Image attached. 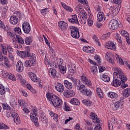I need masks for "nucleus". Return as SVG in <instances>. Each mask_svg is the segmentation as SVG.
Listing matches in <instances>:
<instances>
[{
	"label": "nucleus",
	"mask_w": 130,
	"mask_h": 130,
	"mask_svg": "<svg viewBox=\"0 0 130 130\" xmlns=\"http://www.w3.org/2000/svg\"><path fill=\"white\" fill-rule=\"evenodd\" d=\"M88 24L89 26H92L93 25V20H92V17H89V18L87 20Z\"/></svg>",
	"instance_id": "nucleus-61"
},
{
	"label": "nucleus",
	"mask_w": 130,
	"mask_h": 130,
	"mask_svg": "<svg viewBox=\"0 0 130 130\" xmlns=\"http://www.w3.org/2000/svg\"><path fill=\"white\" fill-rule=\"evenodd\" d=\"M60 5L61 6H62V8L64 9V10L67 11V12H70V13H72V12H73V9L72 8V7L67 6L66 3L61 2Z\"/></svg>",
	"instance_id": "nucleus-27"
},
{
	"label": "nucleus",
	"mask_w": 130,
	"mask_h": 130,
	"mask_svg": "<svg viewBox=\"0 0 130 130\" xmlns=\"http://www.w3.org/2000/svg\"><path fill=\"white\" fill-rule=\"evenodd\" d=\"M105 20V17H104V13L103 12H99L98 14V21L99 22H102V21Z\"/></svg>",
	"instance_id": "nucleus-30"
},
{
	"label": "nucleus",
	"mask_w": 130,
	"mask_h": 130,
	"mask_svg": "<svg viewBox=\"0 0 130 130\" xmlns=\"http://www.w3.org/2000/svg\"><path fill=\"white\" fill-rule=\"evenodd\" d=\"M83 50L84 52L87 53H93L95 51V49L93 47H90L88 46H85L83 47Z\"/></svg>",
	"instance_id": "nucleus-18"
},
{
	"label": "nucleus",
	"mask_w": 130,
	"mask_h": 130,
	"mask_svg": "<svg viewBox=\"0 0 130 130\" xmlns=\"http://www.w3.org/2000/svg\"><path fill=\"white\" fill-rule=\"evenodd\" d=\"M108 96L112 99H116L118 97L117 93L111 91L108 93Z\"/></svg>",
	"instance_id": "nucleus-33"
},
{
	"label": "nucleus",
	"mask_w": 130,
	"mask_h": 130,
	"mask_svg": "<svg viewBox=\"0 0 130 130\" xmlns=\"http://www.w3.org/2000/svg\"><path fill=\"white\" fill-rule=\"evenodd\" d=\"M106 48L114 50L115 49V44L112 42H108L107 45H106Z\"/></svg>",
	"instance_id": "nucleus-25"
},
{
	"label": "nucleus",
	"mask_w": 130,
	"mask_h": 130,
	"mask_svg": "<svg viewBox=\"0 0 130 130\" xmlns=\"http://www.w3.org/2000/svg\"><path fill=\"white\" fill-rule=\"evenodd\" d=\"M70 103L73 105H80V101L77 98H73L70 101Z\"/></svg>",
	"instance_id": "nucleus-36"
},
{
	"label": "nucleus",
	"mask_w": 130,
	"mask_h": 130,
	"mask_svg": "<svg viewBox=\"0 0 130 130\" xmlns=\"http://www.w3.org/2000/svg\"><path fill=\"white\" fill-rule=\"evenodd\" d=\"M48 8H46L41 10V13L43 16H45V15L46 14V13L48 12Z\"/></svg>",
	"instance_id": "nucleus-58"
},
{
	"label": "nucleus",
	"mask_w": 130,
	"mask_h": 130,
	"mask_svg": "<svg viewBox=\"0 0 130 130\" xmlns=\"http://www.w3.org/2000/svg\"><path fill=\"white\" fill-rule=\"evenodd\" d=\"M121 34L122 36H124L126 39V41L128 43V44H130V39H129V37H128L129 35H128V33H127V31L125 30H122L121 31Z\"/></svg>",
	"instance_id": "nucleus-22"
},
{
	"label": "nucleus",
	"mask_w": 130,
	"mask_h": 130,
	"mask_svg": "<svg viewBox=\"0 0 130 130\" xmlns=\"http://www.w3.org/2000/svg\"><path fill=\"white\" fill-rule=\"evenodd\" d=\"M81 92L83 95L87 96V97H91V96H92V92L90 89L86 88V89H83L81 90Z\"/></svg>",
	"instance_id": "nucleus-21"
},
{
	"label": "nucleus",
	"mask_w": 130,
	"mask_h": 130,
	"mask_svg": "<svg viewBox=\"0 0 130 130\" xmlns=\"http://www.w3.org/2000/svg\"><path fill=\"white\" fill-rule=\"evenodd\" d=\"M64 109L65 111H71V108L69 107L68 105V104L67 103L64 102Z\"/></svg>",
	"instance_id": "nucleus-59"
},
{
	"label": "nucleus",
	"mask_w": 130,
	"mask_h": 130,
	"mask_svg": "<svg viewBox=\"0 0 130 130\" xmlns=\"http://www.w3.org/2000/svg\"><path fill=\"white\" fill-rule=\"evenodd\" d=\"M7 116H12L13 117V120L15 123L17 124L20 123V117L19 115L14 111V110H11L10 112H9L7 113Z\"/></svg>",
	"instance_id": "nucleus-7"
},
{
	"label": "nucleus",
	"mask_w": 130,
	"mask_h": 130,
	"mask_svg": "<svg viewBox=\"0 0 130 130\" xmlns=\"http://www.w3.org/2000/svg\"><path fill=\"white\" fill-rule=\"evenodd\" d=\"M10 104L13 106H15V105H18V102L16 101V99H15V98H12L11 99Z\"/></svg>",
	"instance_id": "nucleus-54"
},
{
	"label": "nucleus",
	"mask_w": 130,
	"mask_h": 130,
	"mask_svg": "<svg viewBox=\"0 0 130 130\" xmlns=\"http://www.w3.org/2000/svg\"><path fill=\"white\" fill-rule=\"evenodd\" d=\"M4 64H5V66H6L8 67H10V61L9 60V58L5 56L4 57Z\"/></svg>",
	"instance_id": "nucleus-52"
},
{
	"label": "nucleus",
	"mask_w": 130,
	"mask_h": 130,
	"mask_svg": "<svg viewBox=\"0 0 130 130\" xmlns=\"http://www.w3.org/2000/svg\"><path fill=\"white\" fill-rule=\"evenodd\" d=\"M48 72L51 74L52 77L55 79V77H56V70L54 69L50 68L49 69Z\"/></svg>",
	"instance_id": "nucleus-39"
},
{
	"label": "nucleus",
	"mask_w": 130,
	"mask_h": 130,
	"mask_svg": "<svg viewBox=\"0 0 130 130\" xmlns=\"http://www.w3.org/2000/svg\"><path fill=\"white\" fill-rule=\"evenodd\" d=\"M71 80L72 81V82H73L74 85L75 86V88H76V89H77V90H78V89L80 88V86H81V81H80V80H76L75 79H74L73 78H71Z\"/></svg>",
	"instance_id": "nucleus-28"
},
{
	"label": "nucleus",
	"mask_w": 130,
	"mask_h": 130,
	"mask_svg": "<svg viewBox=\"0 0 130 130\" xmlns=\"http://www.w3.org/2000/svg\"><path fill=\"white\" fill-rule=\"evenodd\" d=\"M10 22L12 25H17L19 22V19L17 16L13 15L10 17Z\"/></svg>",
	"instance_id": "nucleus-19"
},
{
	"label": "nucleus",
	"mask_w": 130,
	"mask_h": 130,
	"mask_svg": "<svg viewBox=\"0 0 130 130\" xmlns=\"http://www.w3.org/2000/svg\"><path fill=\"white\" fill-rule=\"evenodd\" d=\"M19 53L21 54V56L22 58H25V57H29L32 55V53L30 52V48L29 47H27L25 51H20L19 52L17 51V54H19Z\"/></svg>",
	"instance_id": "nucleus-8"
},
{
	"label": "nucleus",
	"mask_w": 130,
	"mask_h": 130,
	"mask_svg": "<svg viewBox=\"0 0 130 130\" xmlns=\"http://www.w3.org/2000/svg\"><path fill=\"white\" fill-rule=\"evenodd\" d=\"M29 77L31 79L32 82H39V79H38L36 75L34 73H30L29 74Z\"/></svg>",
	"instance_id": "nucleus-26"
},
{
	"label": "nucleus",
	"mask_w": 130,
	"mask_h": 130,
	"mask_svg": "<svg viewBox=\"0 0 130 130\" xmlns=\"http://www.w3.org/2000/svg\"><path fill=\"white\" fill-rule=\"evenodd\" d=\"M94 130H102V128L101 127V124H98L94 128Z\"/></svg>",
	"instance_id": "nucleus-64"
},
{
	"label": "nucleus",
	"mask_w": 130,
	"mask_h": 130,
	"mask_svg": "<svg viewBox=\"0 0 130 130\" xmlns=\"http://www.w3.org/2000/svg\"><path fill=\"white\" fill-rule=\"evenodd\" d=\"M96 94L101 99H102V98L104 97V95H103V91H102L100 88H98L96 89Z\"/></svg>",
	"instance_id": "nucleus-37"
},
{
	"label": "nucleus",
	"mask_w": 130,
	"mask_h": 130,
	"mask_svg": "<svg viewBox=\"0 0 130 130\" xmlns=\"http://www.w3.org/2000/svg\"><path fill=\"white\" fill-rule=\"evenodd\" d=\"M16 39L20 44H24V40L23 39H22V37H21V36L16 35Z\"/></svg>",
	"instance_id": "nucleus-41"
},
{
	"label": "nucleus",
	"mask_w": 130,
	"mask_h": 130,
	"mask_svg": "<svg viewBox=\"0 0 130 130\" xmlns=\"http://www.w3.org/2000/svg\"><path fill=\"white\" fill-rule=\"evenodd\" d=\"M46 96L47 100H49V101H51L53 105V106L55 107H60L63 103L62 100L53 93H46Z\"/></svg>",
	"instance_id": "nucleus-2"
},
{
	"label": "nucleus",
	"mask_w": 130,
	"mask_h": 130,
	"mask_svg": "<svg viewBox=\"0 0 130 130\" xmlns=\"http://www.w3.org/2000/svg\"><path fill=\"white\" fill-rule=\"evenodd\" d=\"M109 36H110V33H107L106 34L103 35L102 36V39H107V38H108V37H109Z\"/></svg>",
	"instance_id": "nucleus-63"
},
{
	"label": "nucleus",
	"mask_w": 130,
	"mask_h": 130,
	"mask_svg": "<svg viewBox=\"0 0 130 130\" xmlns=\"http://www.w3.org/2000/svg\"><path fill=\"white\" fill-rule=\"evenodd\" d=\"M29 58V60H26L24 62V65L27 68H31V67L34 66V63L36 61V55L35 54L31 53V55Z\"/></svg>",
	"instance_id": "nucleus-4"
},
{
	"label": "nucleus",
	"mask_w": 130,
	"mask_h": 130,
	"mask_svg": "<svg viewBox=\"0 0 130 130\" xmlns=\"http://www.w3.org/2000/svg\"><path fill=\"white\" fill-rule=\"evenodd\" d=\"M0 128L1 129H4V128H6V129H9L10 128L8 125L4 124V123H0Z\"/></svg>",
	"instance_id": "nucleus-55"
},
{
	"label": "nucleus",
	"mask_w": 130,
	"mask_h": 130,
	"mask_svg": "<svg viewBox=\"0 0 130 130\" xmlns=\"http://www.w3.org/2000/svg\"><path fill=\"white\" fill-rule=\"evenodd\" d=\"M111 2L116 5H119V7H121V5H119L121 4V0H111Z\"/></svg>",
	"instance_id": "nucleus-56"
},
{
	"label": "nucleus",
	"mask_w": 130,
	"mask_h": 130,
	"mask_svg": "<svg viewBox=\"0 0 130 130\" xmlns=\"http://www.w3.org/2000/svg\"><path fill=\"white\" fill-rule=\"evenodd\" d=\"M69 22L72 24H78L79 21L78 20V17L77 15H74L72 16V18L69 19Z\"/></svg>",
	"instance_id": "nucleus-23"
},
{
	"label": "nucleus",
	"mask_w": 130,
	"mask_h": 130,
	"mask_svg": "<svg viewBox=\"0 0 130 130\" xmlns=\"http://www.w3.org/2000/svg\"><path fill=\"white\" fill-rule=\"evenodd\" d=\"M32 110L30 112V119L32 122L34 123L35 125L39 126V123L38 122V109L36 107H31Z\"/></svg>",
	"instance_id": "nucleus-3"
},
{
	"label": "nucleus",
	"mask_w": 130,
	"mask_h": 130,
	"mask_svg": "<svg viewBox=\"0 0 130 130\" xmlns=\"http://www.w3.org/2000/svg\"><path fill=\"white\" fill-rule=\"evenodd\" d=\"M82 103L84 105H86V106H91L92 103V102L89 100H83Z\"/></svg>",
	"instance_id": "nucleus-42"
},
{
	"label": "nucleus",
	"mask_w": 130,
	"mask_h": 130,
	"mask_svg": "<svg viewBox=\"0 0 130 130\" xmlns=\"http://www.w3.org/2000/svg\"><path fill=\"white\" fill-rule=\"evenodd\" d=\"M58 24L62 31H64L68 29V23H66V22L63 21H59Z\"/></svg>",
	"instance_id": "nucleus-20"
},
{
	"label": "nucleus",
	"mask_w": 130,
	"mask_h": 130,
	"mask_svg": "<svg viewBox=\"0 0 130 130\" xmlns=\"http://www.w3.org/2000/svg\"><path fill=\"white\" fill-rule=\"evenodd\" d=\"M123 96L125 98H127L130 96V88H127L123 92Z\"/></svg>",
	"instance_id": "nucleus-35"
},
{
	"label": "nucleus",
	"mask_w": 130,
	"mask_h": 130,
	"mask_svg": "<svg viewBox=\"0 0 130 130\" xmlns=\"http://www.w3.org/2000/svg\"><path fill=\"white\" fill-rule=\"evenodd\" d=\"M26 87L28 90H30V92L31 93H33V94H35L36 93V91L32 87V86H31V84H27L26 85Z\"/></svg>",
	"instance_id": "nucleus-46"
},
{
	"label": "nucleus",
	"mask_w": 130,
	"mask_h": 130,
	"mask_svg": "<svg viewBox=\"0 0 130 130\" xmlns=\"http://www.w3.org/2000/svg\"><path fill=\"white\" fill-rule=\"evenodd\" d=\"M112 57H113V54L111 52H107L105 55L106 60L111 64H113L114 63V60L112 59Z\"/></svg>",
	"instance_id": "nucleus-15"
},
{
	"label": "nucleus",
	"mask_w": 130,
	"mask_h": 130,
	"mask_svg": "<svg viewBox=\"0 0 130 130\" xmlns=\"http://www.w3.org/2000/svg\"><path fill=\"white\" fill-rule=\"evenodd\" d=\"M78 2L80 4H83V5H88L89 4L87 0H78Z\"/></svg>",
	"instance_id": "nucleus-62"
},
{
	"label": "nucleus",
	"mask_w": 130,
	"mask_h": 130,
	"mask_svg": "<svg viewBox=\"0 0 130 130\" xmlns=\"http://www.w3.org/2000/svg\"><path fill=\"white\" fill-rule=\"evenodd\" d=\"M22 29L26 34H29L31 31V26L29 22L24 21L22 24Z\"/></svg>",
	"instance_id": "nucleus-10"
},
{
	"label": "nucleus",
	"mask_w": 130,
	"mask_h": 130,
	"mask_svg": "<svg viewBox=\"0 0 130 130\" xmlns=\"http://www.w3.org/2000/svg\"><path fill=\"white\" fill-rule=\"evenodd\" d=\"M54 87L55 90L59 92V93H62L64 91V86L63 84L59 82H56L54 84Z\"/></svg>",
	"instance_id": "nucleus-12"
},
{
	"label": "nucleus",
	"mask_w": 130,
	"mask_h": 130,
	"mask_svg": "<svg viewBox=\"0 0 130 130\" xmlns=\"http://www.w3.org/2000/svg\"><path fill=\"white\" fill-rule=\"evenodd\" d=\"M16 71L18 73H22L24 71V66H23V62L21 61H18L16 64Z\"/></svg>",
	"instance_id": "nucleus-17"
},
{
	"label": "nucleus",
	"mask_w": 130,
	"mask_h": 130,
	"mask_svg": "<svg viewBox=\"0 0 130 130\" xmlns=\"http://www.w3.org/2000/svg\"><path fill=\"white\" fill-rule=\"evenodd\" d=\"M98 72L97 67L96 66H92L91 68V73L92 74V75H95V73H97Z\"/></svg>",
	"instance_id": "nucleus-51"
},
{
	"label": "nucleus",
	"mask_w": 130,
	"mask_h": 130,
	"mask_svg": "<svg viewBox=\"0 0 130 130\" xmlns=\"http://www.w3.org/2000/svg\"><path fill=\"white\" fill-rule=\"evenodd\" d=\"M119 26L118 21L115 19L111 20L109 24V27L111 30H116L118 28Z\"/></svg>",
	"instance_id": "nucleus-9"
},
{
	"label": "nucleus",
	"mask_w": 130,
	"mask_h": 130,
	"mask_svg": "<svg viewBox=\"0 0 130 130\" xmlns=\"http://www.w3.org/2000/svg\"><path fill=\"white\" fill-rule=\"evenodd\" d=\"M79 15L82 19L84 20V22H86L87 21V18L88 17V15H87V13H86V11H83Z\"/></svg>",
	"instance_id": "nucleus-40"
},
{
	"label": "nucleus",
	"mask_w": 130,
	"mask_h": 130,
	"mask_svg": "<svg viewBox=\"0 0 130 130\" xmlns=\"http://www.w3.org/2000/svg\"><path fill=\"white\" fill-rule=\"evenodd\" d=\"M7 48L9 53L8 55L9 58H10L12 61H14V60H15V54L13 53V47H12V46L11 45H8Z\"/></svg>",
	"instance_id": "nucleus-14"
},
{
	"label": "nucleus",
	"mask_w": 130,
	"mask_h": 130,
	"mask_svg": "<svg viewBox=\"0 0 130 130\" xmlns=\"http://www.w3.org/2000/svg\"><path fill=\"white\" fill-rule=\"evenodd\" d=\"M24 42L26 45H30V44L32 42V37H26L24 40Z\"/></svg>",
	"instance_id": "nucleus-43"
},
{
	"label": "nucleus",
	"mask_w": 130,
	"mask_h": 130,
	"mask_svg": "<svg viewBox=\"0 0 130 130\" xmlns=\"http://www.w3.org/2000/svg\"><path fill=\"white\" fill-rule=\"evenodd\" d=\"M115 38L117 42L120 43V44H121L122 43V41H121V37H120V35L119 34H117L115 36Z\"/></svg>",
	"instance_id": "nucleus-50"
},
{
	"label": "nucleus",
	"mask_w": 130,
	"mask_h": 130,
	"mask_svg": "<svg viewBox=\"0 0 130 130\" xmlns=\"http://www.w3.org/2000/svg\"><path fill=\"white\" fill-rule=\"evenodd\" d=\"M120 10V8L119 7H116L115 8H113V9L112 11V16L113 17H115L116 15L119 13V11Z\"/></svg>",
	"instance_id": "nucleus-34"
},
{
	"label": "nucleus",
	"mask_w": 130,
	"mask_h": 130,
	"mask_svg": "<svg viewBox=\"0 0 130 130\" xmlns=\"http://www.w3.org/2000/svg\"><path fill=\"white\" fill-rule=\"evenodd\" d=\"M114 79L111 82L112 86H114V87H119L120 84H121V80L119 79V78H117V76L115 77L114 75V73H113Z\"/></svg>",
	"instance_id": "nucleus-13"
},
{
	"label": "nucleus",
	"mask_w": 130,
	"mask_h": 130,
	"mask_svg": "<svg viewBox=\"0 0 130 130\" xmlns=\"http://www.w3.org/2000/svg\"><path fill=\"white\" fill-rule=\"evenodd\" d=\"M69 29L71 33V36H72L73 38L78 39V38L80 37V32H79L78 27L74 26H69Z\"/></svg>",
	"instance_id": "nucleus-5"
},
{
	"label": "nucleus",
	"mask_w": 130,
	"mask_h": 130,
	"mask_svg": "<svg viewBox=\"0 0 130 130\" xmlns=\"http://www.w3.org/2000/svg\"><path fill=\"white\" fill-rule=\"evenodd\" d=\"M90 117L91 119H93V120H95V119H97V115L94 113H91L90 114Z\"/></svg>",
	"instance_id": "nucleus-60"
},
{
	"label": "nucleus",
	"mask_w": 130,
	"mask_h": 130,
	"mask_svg": "<svg viewBox=\"0 0 130 130\" xmlns=\"http://www.w3.org/2000/svg\"><path fill=\"white\" fill-rule=\"evenodd\" d=\"M6 92H10V89L5 88L3 84H0V94L5 95Z\"/></svg>",
	"instance_id": "nucleus-24"
},
{
	"label": "nucleus",
	"mask_w": 130,
	"mask_h": 130,
	"mask_svg": "<svg viewBox=\"0 0 130 130\" xmlns=\"http://www.w3.org/2000/svg\"><path fill=\"white\" fill-rule=\"evenodd\" d=\"M18 103L20 106H25L26 105V102L24 100H18Z\"/></svg>",
	"instance_id": "nucleus-57"
},
{
	"label": "nucleus",
	"mask_w": 130,
	"mask_h": 130,
	"mask_svg": "<svg viewBox=\"0 0 130 130\" xmlns=\"http://www.w3.org/2000/svg\"><path fill=\"white\" fill-rule=\"evenodd\" d=\"M75 94H76V93L73 90H65L63 93V95L67 98L74 97Z\"/></svg>",
	"instance_id": "nucleus-16"
},
{
	"label": "nucleus",
	"mask_w": 130,
	"mask_h": 130,
	"mask_svg": "<svg viewBox=\"0 0 130 130\" xmlns=\"http://www.w3.org/2000/svg\"><path fill=\"white\" fill-rule=\"evenodd\" d=\"M58 68L61 74H63V75L64 74H66V73H67V67L66 66L61 65Z\"/></svg>",
	"instance_id": "nucleus-38"
},
{
	"label": "nucleus",
	"mask_w": 130,
	"mask_h": 130,
	"mask_svg": "<svg viewBox=\"0 0 130 130\" xmlns=\"http://www.w3.org/2000/svg\"><path fill=\"white\" fill-rule=\"evenodd\" d=\"M2 106L3 107V109L5 110H11V108L10 106L7 104V103L2 104Z\"/></svg>",
	"instance_id": "nucleus-49"
},
{
	"label": "nucleus",
	"mask_w": 130,
	"mask_h": 130,
	"mask_svg": "<svg viewBox=\"0 0 130 130\" xmlns=\"http://www.w3.org/2000/svg\"><path fill=\"white\" fill-rule=\"evenodd\" d=\"M64 85L65 87H66L67 89H68L69 90L73 89V83L68 80H64Z\"/></svg>",
	"instance_id": "nucleus-31"
},
{
	"label": "nucleus",
	"mask_w": 130,
	"mask_h": 130,
	"mask_svg": "<svg viewBox=\"0 0 130 130\" xmlns=\"http://www.w3.org/2000/svg\"><path fill=\"white\" fill-rule=\"evenodd\" d=\"M63 63V60L62 59L58 58L55 61V68H59L60 66H62Z\"/></svg>",
	"instance_id": "nucleus-32"
},
{
	"label": "nucleus",
	"mask_w": 130,
	"mask_h": 130,
	"mask_svg": "<svg viewBox=\"0 0 130 130\" xmlns=\"http://www.w3.org/2000/svg\"><path fill=\"white\" fill-rule=\"evenodd\" d=\"M50 115L51 116V117H53V119L55 121H57L58 120V115L55 113H53V112H50Z\"/></svg>",
	"instance_id": "nucleus-44"
},
{
	"label": "nucleus",
	"mask_w": 130,
	"mask_h": 130,
	"mask_svg": "<svg viewBox=\"0 0 130 130\" xmlns=\"http://www.w3.org/2000/svg\"><path fill=\"white\" fill-rule=\"evenodd\" d=\"M113 70L114 71V76H115V78H119L120 80H121V86L122 89H124L126 88L128 85L127 84H125V82L127 81V79L126 78V77L124 76L123 75V73H122V71L121 70L119 69L117 67H114L113 68Z\"/></svg>",
	"instance_id": "nucleus-1"
},
{
	"label": "nucleus",
	"mask_w": 130,
	"mask_h": 130,
	"mask_svg": "<svg viewBox=\"0 0 130 130\" xmlns=\"http://www.w3.org/2000/svg\"><path fill=\"white\" fill-rule=\"evenodd\" d=\"M80 81L83 84L87 85V86H91V85H92V82H91L90 80L88 79L85 74H83L80 76Z\"/></svg>",
	"instance_id": "nucleus-11"
},
{
	"label": "nucleus",
	"mask_w": 130,
	"mask_h": 130,
	"mask_svg": "<svg viewBox=\"0 0 130 130\" xmlns=\"http://www.w3.org/2000/svg\"><path fill=\"white\" fill-rule=\"evenodd\" d=\"M121 105V103L120 102H116L114 103V106L115 108H114V110H117L118 108H119V107Z\"/></svg>",
	"instance_id": "nucleus-48"
},
{
	"label": "nucleus",
	"mask_w": 130,
	"mask_h": 130,
	"mask_svg": "<svg viewBox=\"0 0 130 130\" xmlns=\"http://www.w3.org/2000/svg\"><path fill=\"white\" fill-rule=\"evenodd\" d=\"M76 11L77 14H78V15H80V13L83 12L84 10H83V8L81 6V5H78L76 8Z\"/></svg>",
	"instance_id": "nucleus-45"
},
{
	"label": "nucleus",
	"mask_w": 130,
	"mask_h": 130,
	"mask_svg": "<svg viewBox=\"0 0 130 130\" xmlns=\"http://www.w3.org/2000/svg\"><path fill=\"white\" fill-rule=\"evenodd\" d=\"M0 75H2L3 77L4 78H5L6 79H9L10 80H11V81H17V78H16V77H15V75L11 73H9L8 72H4V71L3 70L0 69Z\"/></svg>",
	"instance_id": "nucleus-6"
},
{
	"label": "nucleus",
	"mask_w": 130,
	"mask_h": 130,
	"mask_svg": "<svg viewBox=\"0 0 130 130\" xmlns=\"http://www.w3.org/2000/svg\"><path fill=\"white\" fill-rule=\"evenodd\" d=\"M100 78L103 81H104V82H107L110 81V77H109V76H108V75H106L105 73L101 75Z\"/></svg>",
	"instance_id": "nucleus-29"
},
{
	"label": "nucleus",
	"mask_w": 130,
	"mask_h": 130,
	"mask_svg": "<svg viewBox=\"0 0 130 130\" xmlns=\"http://www.w3.org/2000/svg\"><path fill=\"white\" fill-rule=\"evenodd\" d=\"M14 33L16 34L17 33V34L21 35L22 34V30H21V28L19 27H16L14 28L13 29Z\"/></svg>",
	"instance_id": "nucleus-47"
},
{
	"label": "nucleus",
	"mask_w": 130,
	"mask_h": 130,
	"mask_svg": "<svg viewBox=\"0 0 130 130\" xmlns=\"http://www.w3.org/2000/svg\"><path fill=\"white\" fill-rule=\"evenodd\" d=\"M116 58H117V62L118 63H119V64H120L121 66H122V64H123L124 62H123V60H122V59H121V57H119V56H118V55H117Z\"/></svg>",
	"instance_id": "nucleus-53"
}]
</instances>
